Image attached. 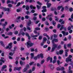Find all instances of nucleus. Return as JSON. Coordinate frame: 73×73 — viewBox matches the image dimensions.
<instances>
[{"label": "nucleus", "instance_id": "obj_40", "mask_svg": "<svg viewBox=\"0 0 73 73\" xmlns=\"http://www.w3.org/2000/svg\"><path fill=\"white\" fill-rule=\"evenodd\" d=\"M38 37V35H34L32 36V37Z\"/></svg>", "mask_w": 73, "mask_h": 73}, {"label": "nucleus", "instance_id": "obj_35", "mask_svg": "<svg viewBox=\"0 0 73 73\" xmlns=\"http://www.w3.org/2000/svg\"><path fill=\"white\" fill-rule=\"evenodd\" d=\"M42 36L40 35L38 37V39L39 40H41L42 39Z\"/></svg>", "mask_w": 73, "mask_h": 73}, {"label": "nucleus", "instance_id": "obj_43", "mask_svg": "<svg viewBox=\"0 0 73 73\" xmlns=\"http://www.w3.org/2000/svg\"><path fill=\"white\" fill-rule=\"evenodd\" d=\"M54 68V66L53 65H52L51 66V69H53Z\"/></svg>", "mask_w": 73, "mask_h": 73}, {"label": "nucleus", "instance_id": "obj_19", "mask_svg": "<svg viewBox=\"0 0 73 73\" xmlns=\"http://www.w3.org/2000/svg\"><path fill=\"white\" fill-rule=\"evenodd\" d=\"M47 40V39L46 38L44 37L43 38V42H46V41Z\"/></svg>", "mask_w": 73, "mask_h": 73}, {"label": "nucleus", "instance_id": "obj_50", "mask_svg": "<svg viewBox=\"0 0 73 73\" xmlns=\"http://www.w3.org/2000/svg\"><path fill=\"white\" fill-rule=\"evenodd\" d=\"M61 48V46L60 45H59L58 46L57 48L58 49H60Z\"/></svg>", "mask_w": 73, "mask_h": 73}, {"label": "nucleus", "instance_id": "obj_18", "mask_svg": "<svg viewBox=\"0 0 73 73\" xmlns=\"http://www.w3.org/2000/svg\"><path fill=\"white\" fill-rule=\"evenodd\" d=\"M20 64L21 65H23V64H25V62H23L22 61H20Z\"/></svg>", "mask_w": 73, "mask_h": 73}, {"label": "nucleus", "instance_id": "obj_8", "mask_svg": "<svg viewBox=\"0 0 73 73\" xmlns=\"http://www.w3.org/2000/svg\"><path fill=\"white\" fill-rule=\"evenodd\" d=\"M58 40L57 39L53 38L52 40V44H54V42H58Z\"/></svg>", "mask_w": 73, "mask_h": 73}, {"label": "nucleus", "instance_id": "obj_47", "mask_svg": "<svg viewBox=\"0 0 73 73\" xmlns=\"http://www.w3.org/2000/svg\"><path fill=\"white\" fill-rule=\"evenodd\" d=\"M27 29H28V30H29V31H31V28H30V27H29L28 26L27 27Z\"/></svg>", "mask_w": 73, "mask_h": 73}, {"label": "nucleus", "instance_id": "obj_2", "mask_svg": "<svg viewBox=\"0 0 73 73\" xmlns=\"http://www.w3.org/2000/svg\"><path fill=\"white\" fill-rule=\"evenodd\" d=\"M27 44L28 48H29L30 47H31L33 45V44L31 43V42L30 41H28V42H27Z\"/></svg>", "mask_w": 73, "mask_h": 73}, {"label": "nucleus", "instance_id": "obj_15", "mask_svg": "<svg viewBox=\"0 0 73 73\" xmlns=\"http://www.w3.org/2000/svg\"><path fill=\"white\" fill-rule=\"evenodd\" d=\"M62 7V6H59L57 7V10H60V9H61V8Z\"/></svg>", "mask_w": 73, "mask_h": 73}, {"label": "nucleus", "instance_id": "obj_26", "mask_svg": "<svg viewBox=\"0 0 73 73\" xmlns=\"http://www.w3.org/2000/svg\"><path fill=\"white\" fill-rule=\"evenodd\" d=\"M60 70H65V68L64 67H61L60 68Z\"/></svg>", "mask_w": 73, "mask_h": 73}, {"label": "nucleus", "instance_id": "obj_16", "mask_svg": "<svg viewBox=\"0 0 73 73\" xmlns=\"http://www.w3.org/2000/svg\"><path fill=\"white\" fill-rule=\"evenodd\" d=\"M22 9H17V12H21Z\"/></svg>", "mask_w": 73, "mask_h": 73}, {"label": "nucleus", "instance_id": "obj_29", "mask_svg": "<svg viewBox=\"0 0 73 73\" xmlns=\"http://www.w3.org/2000/svg\"><path fill=\"white\" fill-rule=\"evenodd\" d=\"M25 17L26 19H28L29 17L28 15H26L25 16Z\"/></svg>", "mask_w": 73, "mask_h": 73}, {"label": "nucleus", "instance_id": "obj_48", "mask_svg": "<svg viewBox=\"0 0 73 73\" xmlns=\"http://www.w3.org/2000/svg\"><path fill=\"white\" fill-rule=\"evenodd\" d=\"M62 33H63V36H65V33H66L64 31H62Z\"/></svg>", "mask_w": 73, "mask_h": 73}, {"label": "nucleus", "instance_id": "obj_20", "mask_svg": "<svg viewBox=\"0 0 73 73\" xmlns=\"http://www.w3.org/2000/svg\"><path fill=\"white\" fill-rule=\"evenodd\" d=\"M54 17L55 21H58V17H57V16H55Z\"/></svg>", "mask_w": 73, "mask_h": 73}, {"label": "nucleus", "instance_id": "obj_60", "mask_svg": "<svg viewBox=\"0 0 73 73\" xmlns=\"http://www.w3.org/2000/svg\"><path fill=\"white\" fill-rule=\"evenodd\" d=\"M57 27L58 28H60V27H61V25L60 24H58Z\"/></svg>", "mask_w": 73, "mask_h": 73}, {"label": "nucleus", "instance_id": "obj_36", "mask_svg": "<svg viewBox=\"0 0 73 73\" xmlns=\"http://www.w3.org/2000/svg\"><path fill=\"white\" fill-rule=\"evenodd\" d=\"M35 30H36V31L40 30V28L38 27H36L35 28Z\"/></svg>", "mask_w": 73, "mask_h": 73}, {"label": "nucleus", "instance_id": "obj_46", "mask_svg": "<svg viewBox=\"0 0 73 73\" xmlns=\"http://www.w3.org/2000/svg\"><path fill=\"white\" fill-rule=\"evenodd\" d=\"M26 68H27V69L29 68V65H27Z\"/></svg>", "mask_w": 73, "mask_h": 73}, {"label": "nucleus", "instance_id": "obj_42", "mask_svg": "<svg viewBox=\"0 0 73 73\" xmlns=\"http://www.w3.org/2000/svg\"><path fill=\"white\" fill-rule=\"evenodd\" d=\"M0 43L1 44V45H2V46L4 45V43H3V41H1L0 42Z\"/></svg>", "mask_w": 73, "mask_h": 73}, {"label": "nucleus", "instance_id": "obj_63", "mask_svg": "<svg viewBox=\"0 0 73 73\" xmlns=\"http://www.w3.org/2000/svg\"><path fill=\"white\" fill-rule=\"evenodd\" d=\"M33 58L35 60H36L37 59V56H35V57H34Z\"/></svg>", "mask_w": 73, "mask_h": 73}, {"label": "nucleus", "instance_id": "obj_34", "mask_svg": "<svg viewBox=\"0 0 73 73\" xmlns=\"http://www.w3.org/2000/svg\"><path fill=\"white\" fill-rule=\"evenodd\" d=\"M64 28V26H63V25H62L61 26V27L60 29V31H62V29H63Z\"/></svg>", "mask_w": 73, "mask_h": 73}, {"label": "nucleus", "instance_id": "obj_32", "mask_svg": "<svg viewBox=\"0 0 73 73\" xmlns=\"http://www.w3.org/2000/svg\"><path fill=\"white\" fill-rule=\"evenodd\" d=\"M21 4V3L20 2H19L17 5L16 6V7H18L19 6H20V5Z\"/></svg>", "mask_w": 73, "mask_h": 73}, {"label": "nucleus", "instance_id": "obj_45", "mask_svg": "<svg viewBox=\"0 0 73 73\" xmlns=\"http://www.w3.org/2000/svg\"><path fill=\"white\" fill-rule=\"evenodd\" d=\"M26 13L27 15H30L31 14V13L29 12L28 11H27Z\"/></svg>", "mask_w": 73, "mask_h": 73}, {"label": "nucleus", "instance_id": "obj_52", "mask_svg": "<svg viewBox=\"0 0 73 73\" xmlns=\"http://www.w3.org/2000/svg\"><path fill=\"white\" fill-rule=\"evenodd\" d=\"M35 70V67H33L32 68V71H34Z\"/></svg>", "mask_w": 73, "mask_h": 73}, {"label": "nucleus", "instance_id": "obj_49", "mask_svg": "<svg viewBox=\"0 0 73 73\" xmlns=\"http://www.w3.org/2000/svg\"><path fill=\"white\" fill-rule=\"evenodd\" d=\"M8 7H12V5L11 4H9L8 5Z\"/></svg>", "mask_w": 73, "mask_h": 73}, {"label": "nucleus", "instance_id": "obj_1", "mask_svg": "<svg viewBox=\"0 0 73 73\" xmlns=\"http://www.w3.org/2000/svg\"><path fill=\"white\" fill-rule=\"evenodd\" d=\"M0 8L1 9H3L4 11H7L8 12V13H9L10 12V11H11L10 9L9 8H5L3 7H1Z\"/></svg>", "mask_w": 73, "mask_h": 73}, {"label": "nucleus", "instance_id": "obj_51", "mask_svg": "<svg viewBox=\"0 0 73 73\" xmlns=\"http://www.w3.org/2000/svg\"><path fill=\"white\" fill-rule=\"evenodd\" d=\"M33 64H34V62H30L29 63V65H33Z\"/></svg>", "mask_w": 73, "mask_h": 73}, {"label": "nucleus", "instance_id": "obj_9", "mask_svg": "<svg viewBox=\"0 0 73 73\" xmlns=\"http://www.w3.org/2000/svg\"><path fill=\"white\" fill-rule=\"evenodd\" d=\"M50 60V63L52 62V58L49 56L48 57V58H47V61H48Z\"/></svg>", "mask_w": 73, "mask_h": 73}, {"label": "nucleus", "instance_id": "obj_53", "mask_svg": "<svg viewBox=\"0 0 73 73\" xmlns=\"http://www.w3.org/2000/svg\"><path fill=\"white\" fill-rule=\"evenodd\" d=\"M11 3V1H10V0H8L7 2V4H9V3Z\"/></svg>", "mask_w": 73, "mask_h": 73}, {"label": "nucleus", "instance_id": "obj_39", "mask_svg": "<svg viewBox=\"0 0 73 73\" xmlns=\"http://www.w3.org/2000/svg\"><path fill=\"white\" fill-rule=\"evenodd\" d=\"M25 35H26V36L27 37H28V36H29V34L27 33H25Z\"/></svg>", "mask_w": 73, "mask_h": 73}, {"label": "nucleus", "instance_id": "obj_7", "mask_svg": "<svg viewBox=\"0 0 73 73\" xmlns=\"http://www.w3.org/2000/svg\"><path fill=\"white\" fill-rule=\"evenodd\" d=\"M45 1H47V8H49L51 6V4L49 3L48 2L49 1V0H44Z\"/></svg>", "mask_w": 73, "mask_h": 73}, {"label": "nucleus", "instance_id": "obj_61", "mask_svg": "<svg viewBox=\"0 0 73 73\" xmlns=\"http://www.w3.org/2000/svg\"><path fill=\"white\" fill-rule=\"evenodd\" d=\"M14 33L15 34V35H17V34H18V32L17 31H15V32Z\"/></svg>", "mask_w": 73, "mask_h": 73}, {"label": "nucleus", "instance_id": "obj_14", "mask_svg": "<svg viewBox=\"0 0 73 73\" xmlns=\"http://www.w3.org/2000/svg\"><path fill=\"white\" fill-rule=\"evenodd\" d=\"M8 24V22H5V24H3L2 25V26L3 27H5L7 25V24Z\"/></svg>", "mask_w": 73, "mask_h": 73}, {"label": "nucleus", "instance_id": "obj_55", "mask_svg": "<svg viewBox=\"0 0 73 73\" xmlns=\"http://www.w3.org/2000/svg\"><path fill=\"white\" fill-rule=\"evenodd\" d=\"M56 54L57 55H58V54H60V52H59L58 51H57L56 52Z\"/></svg>", "mask_w": 73, "mask_h": 73}, {"label": "nucleus", "instance_id": "obj_31", "mask_svg": "<svg viewBox=\"0 0 73 73\" xmlns=\"http://www.w3.org/2000/svg\"><path fill=\"white\" fill-rule=\"evenodd\" d=\"M36 19H37V17H34L33 18V20H34L35 21V20H36Z\"/></svg>", "mask_w": 73, "mask_h": 73}, {"label": "nucleus", "instance_id": "obj_62", "mask_svg": "<svg viewBox=\"0 0 73 73\" xmlns=\"http://www.w3.org/2000/svg\"><path fill=\"white\" fill-rule=\"evenodd\" d=\"M45 24L46 25H49V23L47 22V21H46V22Z\"/></svg>", "mask_w": 73, "mask_h": 73}, {"label": "nucleus", "instance_id": "obj_59", "mask_svg": "<svg viewBox=\"0 0 73 73\" xmlns=\"http://www.w3.org/2000/svg\"><path fill=\"white\" fill-rule=\"evenodd\" d=\"M52 24L54 25H56V22L55 21H53Z\"/></svg>", "mask_w": 73, "mask_h": 73}, {"label": "nucleus", "instance_id": "obj_64", "mask_svg": "<svg viewBox=\"0 0 73 73\" xmlns=\"http://www.w3.org/2000/svg\"><path fill=\"white\" fill-rule=\"evenodd\" d=\"M28 73H32V70H30L28 72Z\"/></svg>", "mask_w": 73, "mask_h": 73}, {"label": "nucleus", "instance_id": "obj_10", "mask_svg": "<svg viewBox=\"0 0 73 73\" xmlns=\"http://www.w3.org/2000/svg\"><path fill=\"white\" fill-rule=\"evenodd\" d=\"M71 59L69 57L66 58V61L67 63L69 61H71Z\"/></svg>", "mask_w": 73, "mask_h": 73}, {"label": "nucleus", "instance_id": "obj_13", "mask_svg": "<svg viewBox=\"0 0 73 73\" xmlns=\"http://www.w3.org/2000/svg\"><path fill=\"white\" fill-rule=\"evenodd\" d=\"M27 71V68H24L22 70V72H23V73H25V72H26Z\"/></svg>", "mask_w": 73, "mask_h": 73}, {"label": "nucleus", "instance_id": "obj_5", "mask_svg": "<svg viewBox=\"0 0 73 73\" xmlns=\"http://www.w3.org/2000/svg\"><path fill=\"white\" fill-rule=\"evenodd\" d=\"M2 62H3V63L4 62V58H1L0 60V65H3Z\"/></svg>", "mask_w": 73, "mask_h": 73}, {"label": "nucleus", "instance_id": "obj_23", "mask_svg": "<svg viewBox=\"0 0 73 73\" xmlns=\"http://www.w3.org/2000/svg\"><path fill=\"white\" fill-rule=\"evenodd\" d=\"M12 32H9L8 33V35H9V36H11V35H12Z\"/></svg>", "mask_w": 73, "mask_h": 73}, {"label": "nucleus", "instance_id": "obj_38", "mask_svg": "<svg viewBox=\"0 0 73 73\" xmlns=\"http://www.w3.org/2000/svg\"><path fill=\"white\" fill-rule=\"evenodd\" d=\"M12 42L10 43L9 44V46H10V48H12V45H12Z\"/></svg>", "mask_w": 73, "mask_h": 73}, {"label": "nucleus", "instance_id": "obj_21", "mask_svg": "<svg viewBox=\"0 0 73 73\" xmlns=\"http://www.w3.org/2000/svg\"><path fill=\"white\" fill-rule=\"evenodd\" d=\"M30 8H31V9H35V8H36V7H34L33 6V5H31L30 6Z\"/></svg>", "mask_w": 73, "mask_h": 73}, {"label": "nucleus", "instance_id": "obj_17", "mask_svg": "<svg viewBox=\"0 0 73 73\" xmlns=\"http://www.w3.org/2000/svg\"><path fill=\"white\" fill-rule=\"evenodd\" d=\"M64 52V51L62 50H61L59 51L60 54H62L63 52Z\"/></svg>", "mask_w": 73, "mask_h": 73}, {"label": "nucleus", "instance_id": "obj_12", "mask_svg": "<svg viewBox=\"0 0 73 73\" xmlns=\"http://www.w3.org/2000/svg\"><path fill=\"white\" fill-rule=\"evenodd\" d=\"M6 68H7V65H4L2 68L1 71H3V70H4V69H6Z\"/></svg>", "mask_w": 73, "mask_h": 73}, {"label": "nucleus", "instance_id": "obj_25", "mask_svg": "<svg viewBox=\"0 0 73 73\" xmlns=\"http://www.w3.org/2000/svg\"><path fill=\"white\" fill-rule=\"evenodd\" d=\"M31 58H33V56H34V53H31Z\"/></svg>", "mask_w": 73, "mask_h": 73}, {"label": "nucleus", "instance_id": "obj_44", "mask_svg": "<svg viewBox=\"0 0 73 73\" xmlns=\"http://www.w3.org/2000/svg\"><path fill=\"white\" fill-rule=\"evenodd\" d=\"M36 7L38 9H40V8H41V6H39L38 5H37Z\"/></svg>", "mask_w": 73, "mask_h": 73}, {"label": "nucleus", "instance_id": "obj_4", "mask_svg": "<svg viewBox=\"0 0 73 73\" xmlns=\"http://www.w3.org/2000/svg\"><path fill=\"white\" fill-rule=\"evenodd\" d=\"M52 16V14H51L49 15L48 16H47L46 17V19H48L49 20H50V21L52 20V18L51 17V16Z\"/></svg>", "mask_w": 73, "mask_h": 73}, {"label": "nucleus", "instance_id": "obj_27", "mask_svg": "<svg viewBox=\"0 0 73 73\" xmlns=\"http://www.w3.org/2000/svg\"><path fill=\"white\" fill-rule=\"evenodd\" d=\"M16 21L17 23H20L21 22V20L18 19H16Z\"/></svg>", "mask_w": 73, "mask_h": 73}, {"label": "nucleus", "instance_id": "obj_28", "mask_svg": "<svg viewBox=\"0 0 73 73\" xmlns=\"http://www.w3.org/2000/svg\"><path fill=\"white\" fill-rule=\"evenodd\" d=\"M26 10L28 11V10H29V6H26Z\"/></svg>", "mask_w": 73, "mask_h": 73}, {"label": "nucleus", "instance_id": "obj_41", "mask_svg": "<svg viewBox=\"0 0 73 73\" xmlns=\"http://www.w3.org/2000/svg\"><path fill=\"white\" fill-rule=\"evenodd\" d=\"M71 45H72V44H67V46L68 47H70Z\"/></svg>", "mask_w": 73, "mask_h": 73}, {"label": "nucleus", "instance_id": "obj_22", "mask_svg": "<svg viewBox=\"0 0 73 73\" xmlns=\"http://www.w3.org/2000/svg\"><path fill=\"white\" fill-rule=\"evenodd\" d=\"M40 55V57L41 58H44V56L42 54H39Z\"/></svg>", "mask_w": 73, "mask_h": 73}, {"label": "nucleus", "instance_id": "obj_54", "mask_svg": "<svg viewBox=\"0 0 73 73\" xmlns=\"http://www.w3.org/2000/svg\"><path fill=\"white\" fill-rule=\"evenodd\" d=\"M42 8L44 9H46V7L45 6H44L42 7Z\"/></svg>", "mask_w": 73, "mask_h": 73}, {"label": "nucleus", "instance_id": "obj_37", "mask_svg": "<svg viewBox=\"0 0 73 73\" xmlns=\"http://www.w3.org/2000/svg\"><path fill=\"white\" fill-rule=\"evenodd\" d=\"M36 57H37V58H40V54L36 56Z\"/></svg>", "mask_w": 73, "mask_h": 73}, {"label": "nucleus", "instance_id": "obj_3", "mask_svg": "<svg viewBox=\"0 0 73 73\" xmlns=\"http://www.w3.org/2000/svg\"><path fill=\"white\" fill-rule=\"evenodd\" d=\"M53 46L52 47V50L51 52H53L54 50L56 48L57 46V45L56 44H54V43H52Z\"/></svg>", "mask_w": 73, "mask_h": 73}, {"label": "nucleus", "instance_id": "obj_30", "mask_svg": "<svg viewBox=\"0 0 73 73\" xmlns=\"http://www.w3.org/2000/svg\"><path fill=\"white\" fill-rule=\"evenodd\" d=\"M42 12H43V13L44 12H46V9H43L42 11Z\"/></svg>", "mask_w": 73, "mask_h": 73}, {"label": "nucleus", "instance_id": "obj_33", "mask_svg": "<svg viewBox=\"0 0 73 73\" xmlns=\"http://www.w3.org/2000/svg\"><path fill=\"white\" fill-rule=\"evenodd\" d=\"M45 62V60H43L41 61V64H44V62Z\"/></svg>", "mask_w": 73, "mask_h": 73}, {"label": "nucleus", "instance_id": "obj_56", "mask_svg": "<svg viewBox=\"0 0 73 73\" xmlns=\"http://www.w3.org/2000/svg\"><path fill=\"white\" fill-rule=\"evenodd\" d=\"M37 4H39V5H42V3H41L39 2H37Z\"/></svg>", "mask_w": 73, "mask_h": 73}, {"label": "nucleus", "instance_id": "obj_24", "mask_svg": "<svg viewBox=\"0 0 73 73\" xmlns=\"http://www.w3.org/2000/svg\"><path fill=\"white\" fill-rule=\"evenodd\" d=\"M31 21H29L28 23V26H29L31 24Z\"/></svg>", "mask_w": 73, "mask_h": 73}, {"label": "nucleus", "instance_id": "obj_57", "mask_svg": "<svg viewBox=\"0 0 73 73\" xmlns=\"http://www.w3.org/2000/svg\"><path fill=\"white\" fill-rule=\"evenodd\" d=\"M62 8V9L61 10V11L62 12H63V11H64V7H63V6Z\"/></svg>", "mask_w": 73, "mask_h": 73}, {"label": "nucleus", "instance_id": "obj_6", "mask_svg": "<svg viewBox=\"0 0 73 73\" xmlns=\"http://www.w3.org/2000/svg\"><path fill=\"white\" fill-rule=\"evenodd\" d=\"M21 69V67H14V71H16V70H18V71H20Z\"/></svg>", "mask_w": 73, "mask_h": 73}, {"label": "nucleus", "instance_id": "obj_11", "mask_svg": "<svg viewBox=\"0 0 73 73\" xmlns=\"http://www.w3.org/2000/svg\"><path fill=\"white\" fill-rule=\"evenodd\" d=\"M18 60H19V58L18 57L17 58L15 59L16 61L15 62V64L16 65H17V64H19V61H18Z\"/></svg>", "mask_w": 73, "mask_h": 73}, {"label": "nucleus", "instance_id": "obj_58", "mask_svg": "<svg viewBox=\"0 0 73 73\" xmlns=\"http://www.w3.org/2000/svg\"><path fill=\"white\" fill-rule=\"evenodd\" d=\"M34 1V0H29V3H32Z\"/></svg>", "mask_w": 73, "mask_h": 73}]
</instances>
